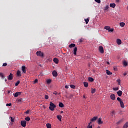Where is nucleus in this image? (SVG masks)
<instances>
[{
	"label": "nucleus",
	"instance_id": "obj_22",
	"mask_svg": "<svg viewBox=\"0 0 128 128\" xmlns=\"http://www.w3.org/2000/svg\"><path fill=\"white\" fill-rule=\"evenodd\" d=\"M120 26H122V28H124V26L126 25V24L124 22H120Z\"/></svg>",
	"mask_w": 128,
	"mask_h": 128
},
{
	"label": "nucleus",
	"instance_id": "obj_56",
	"mask_svg": "<svg viewBox=\"0 0 128 128\" xmlns=\"http://www.w3.org/2000/svg\"><path fill=\"white\" fill-rule=\"evenodd\" d=\"M116 2H120V0H116Z\"/></svg>",
	"mask_w": 128,
	"mask_h": 128
},
{
	"label": "nucleus",
	"instance_id": "obj_61",
	"mask_svg": "<svg viewBox=\"0 0 128 128\" xmlns=\"http://www.w3.org/2000/svg\"><path fill=\"white\" fill-rule=\"evenodd\" d=\"M126 10H128V6H127V8H126Z\"/></svg>",
	"mask_w": 128,
	"mask_h": 128
},
{
	"label": "nucleus",
	"instance_id": "obj_58",
	"mask_svg": "<svg viewBox=\"0 0 128 128\" xmlns=\"http://www.w3.org/2000/svg\"><path fill=\"white\" fill-rule=\"evenodd\" d=\"M124 76H126V73H124Z\"/></svg>",
	"mask_w": 128,
	"mask_h": 128
},
{
	"label": "nucleus",
	"instance_id": "obj_1",
	"mask_svg": "<svg viewBox=\"0 0 128 128\" xmlns=\"http://www.w3.org/2000/svg\"><path fill=\"white\" fill-rule=\"evenodd\" d=\"M56 108V106L54 104L52 103V102H50L49 110L52 112L54 110V108Z\"/></svg>",
	"mask_w": 128,
	"mask_h": 128
},
{
	"label": "nucleus",
	"instance_id": "obj_21",
	"mask_svg": "<svg viewBox=\"0 0 128 128\" xmlns=\"http://www.w3.org/2000/svg\"><path fill=\"white\" fill-rule=\"evenodd\" d=\"M116 42L118 44H122V40L120 39H117Z\"/></svg>",
	"mask_w": 128,
	"mask_h": 128
},
{
	"label": "nucleus",
	"instance_id": "obj_33",
	"mask_svg": "<svg viewBox=\"0 0 128 128\" xmlns=\"http://www.w3.org/2000/svg\"><path fill=\"white\" fill-rule=\"evenodd\" d=\"M84 20L86 22V24H88V22H90V20H88V18L84 19Z\"/></svg>",
	"mask_w": 128,
	"mask_h": 128
},
{
	"label": "nucleus",
	"instance_id": "obj_15",
	"mask_svg": "<svg viewBox=\"0 0 128 128\" xmlns=\"http://www.w3.org/2000/svg\"><path fill=\"white\" fill-rule=\"evenodd\" d=\"M116 4L113 3V4H110V8H116Z\"/></svg>",
	"mask_w": 128,
	"mask_h": 128
},
{
	"label": "nucleus",
	"instance_id": "obj_42",
	"mask_svg": "<svg viewBox=\"0 0 128 128\" xmlns=\"http://www.w3.org/2000/svg\"><path fill=\"white\" fill-rule=\"evenodd\" d=\"M98 4H100V0H94Z\"/></svg>",
	"mask_w": 128,
	"mask_h": 128
},
{
	"label": "nucleus",
	"instance_id": "obj_16",
	"mask_svg": "<svg viewBox=\"0 0 128 128\" xmlns=\"http://www.w3.org/2000/svg\"><path fill=\"white\" fill-rule=\"evenodd\" d=\"M70 48H74L76 46V44H71L68 46Z\"/></svg>",
	"mask_w": 128,
	"mask_h": 128
},
{
	"label": "nucleus",
	"instance_id": "obj_48",
	"mask_svg": "<svg viewBox=\"0 0 128 128\" xmlns=\"http://www.w3.org/2000/svg\"><path fill=\"white\" fill-rule=\"evenodd\" d=\"M22 99L20 98L18 99L17 100H18V102H22Z\"/></svg>",
	"mask_w": 128,
	"mask_h": 128
},
{
	"label": "nucleus",
	"instance_id": "obj_63",
	"mask_svg": "<svg viewBox=\"0 0 128 128\" xmlns=\"http://www.w3.org/2000/svg\"><path fill=\"white\" fill-rule=\"evenodd\" d=\"M84 98H86V96H84Z\"/></svg>",
	"mask_w": 128,
	"mask_h": 128
},
{
	"label": "nucleus",
	"instance_id": "obj_18",
	"mask_svg": "<svg viewBox=\"0 0 128 128\" xmlns=\"http://www.w3.org/2000/svg\"><path fill=\"white\" fill-rule=\"evenodd\" d=\"M53 60L55 64H58V58H54Z\"/></svg>",
	"mask_w": 128,
	"mask_h": 128
},
{
	"label": "nucleus",
	"instance_id": "obj_24",
	"mask_svg": "<svg viewBox=\"0 0 128 128\" xmlns=\"http://www.w3.org/2000/svg\"><path fill=\"white\" fill-rule=\"evenodd\" d=\"M106 72L107 74H108V76H110V74H112V73L108 70H106Z\"/></svg>",
	"mask_w": 128,
	"mask_h": 128
},
{
	"label": "nucleus",
	"instance_id": "obj_25",
	"mask_svg": "<svg viewBox=\"0 0 128 128\" xmlns=\"http://www.w3.org/2000/svg\"><path fill=\"white\" fill-rule=\"evenodd\" d=\"M108 8H110V6H108V5H107L104 8V10H108Z\"/></svg>",
	"mask_w": 128,
	"mask_h": 128
},
{
	"label": "nucleus",
	"instance_id": "obj_49",
	"mask_svg": "<svg viewBox=\"0 0 128 128\" xmlns=\"http://www.w3.org/2000/svg\"><path fill=\"white\" fill-rule=\"evenodd\" d=\"M25 112H26V114H29V112H30V110H27V111H26Z\"/></svg>",
	"mask_w": 128,
	"mask_h": 128
},
{
	"label": "nucleus",
	"instance_id": "obj_5",
	"mask_svg": "<svg viewBox=\"0 0 128 128\" xmlns=\"http://www.w3.org/2000/svg\"><path fill=\"white\" fill-rule=\"evenodd\" d=\"M14 78V75L10 73V75L8 76V80H12Z\"/></svg>",
	"mask_w": 128,
	"mask_h": 128
},
{
	"label": "nucleus",
	"instance_id": "obj_64",
	"mask_svg": "<svg viewBox=\"0 0 128 128\" xmlns=\"http://www.w3.org/2000/svg\"><path fill=\"white\" fill-rule=\"evenodd\" d=\"M40 66H42L41 65H40Z\"/></svg>",
	"mask_w": 128,
	"mask_h": 128
},
{
	"label": "nucleus",
	"instance_id": "obj_26",
	"mask_svg": "<svg viewBox=\"0 0 128 128\" xmlns=\"http://www.w3.org/2000/svg\"><path fill=\"white\" fill-rule=\"evenodd\" d=\"M59 106L60 108H64V104H62V102H60L59 103Z\"/></svg>",
	"mask_w": 128,
	"mask_h": 128
},
{
	"label": "nucleus",
	"instance_id": "obj_23",
	"mask_svg": "<svg viewBox=\"0 0 128 128\" xmlns=\"http://www.w3.org/2000/svg\"><path fill=\"white\" fill-rule=\"evenodd\" d=\"M128 62L126 60L124 61L123 62V66H128Z\"/></svg>",
	"mask_w": 128,
	"mask_h": 128
},
{
	"label": "nucleus",
	"instance_id": "obj_43",
	"mask_svg": "<svg viewBox=\"0 0 128 128\" xmlns=\"http://www.w3.org/2000/svg\"><path fill=\"white\" fill-rule=\"evenodd\" d=\"M78 42H84V40H82V38L79 39Z\"/></svg>",
	"mask_w": 128,
	"mask_h": 128
},
{
	"label": "nucleus",
	"instance_id": "obj_3",
	"mask_svg": "<svg viewBox=\"0 0 128 128\" xmlns=\"http://www.w3.org/2000/svg\"><path fill=\"white\" fill-rule=\"evenodd\" d=\"M36 54L38 56H40V58H44V52L40 51H38L36 52Z\"/></svg>",
	"mask_w": 128,
	"mask_h": 128
},
{
	"label": "nucleus",
	"instance_id": "obj_28",
	"mask_svg": "<svg viewBox=\"0 0 128 128\" xmlns=\"http://www.w3.org/2000/svg\"><path fill=\"white\" fill-rule=\"evenodd\" d=\"M46 126L47 128H52V125L50 123H48Z\"/></svg>",
	"mask_w": 128,
	"mask_h": 128
},
{
	"label": "nucleus",
	"instance_id": "obj_35",
	"mask_svg": "<svg viewBox=\"0 0 128 128\" xmlns=\"http://www.w3.org/2000/svg\"><path fill=\"white\" fill-rule=\"evenodd\" d=\"M52 82V80L50 79H48L46 80V83L47 84H50Z\"/></svg>",
	"mask_w": 128,
	"mask_h": 128
},
{
	"label": "nucleus",
	"instance_id": "obj_19",
	"mask_svg": "<svg viewBox=\"0 0 128 128\" xmlns=\"http://www.w3.org/2000/svg\"><path fill=\"white\" fill-rule=\"evenodd\" d=\"M104 29L106 30H108L109 32L110 30V26H105Z\"/></svg>",
	"mask_w": 128,
	"mask_h": 128
},
{
	"label": "nucleus",
	"instance_id": "obj_7",
	"mask_svg": "<svg viewBox=\"0 0 128 128\" xmlns=\"http://www.w3.org/2000/svg\"><path fill=\"white\" fill-rule=\"evenodd\" d=\"M13 94L15 98H18V96H20V94H22V92H16L14 94Z\"/></svg>",
	"mask_w": 128,
	"mask_h": 128
},
{
	"label": "nucleus",
	"instance_id": "obj_29",
	"mask_svg": "<svg viewBox=\"0 0 128 128\" xmlns=\"http://www.w3.org/2000/svg\"><path fill=\"white\" fill-rule=\"evenodd\" d=\"M128 128V122H126L124 126H123L122 128Z\"/></svg>",
	"mask_w": 128,
	"mask_h": 128
},
{
	"label": "nucleus",
	"instance_id": "obj_30",
	"mask_svg": "<svg viewBox=\"0 0 128 128\" xmlns=\"http://www.w3.org/2000/svg\"><path fill=\"white\" fill-rule=\"evenodd\" d=\"M25 120H26V122H30V118L28 116H27L25 118Z\"/></svg>",
	"mask_w": 128,
	"mask_h": 128
},
{
	"label": "nucleus",
	"instance_id": "obj_10",
	"mask_svg": "<svg viewBox=\"0 0 128 128\" xmlns=\"http://www.w3.org/2000/svg\"><path fill=\"white\" fill-rule=\"evenodd\" d=\"M22 70L24 74H26V66H22Z\"/></svg>",
	"mask_w": 128,
	"mask_h": 128
},
{
	"label": "nucleus",
	"instance_id": "obj_20",
	"mask_svg": "<svg viewBox=\"0 0 128 128\" xmlns=\"http://www.w3.org/2000/svg\"><path fill=\"white\" fill-rule=\"evenodd\" d=\"M56 118H57L58 120H60V122H62V116L58 115L56 116Z\"/></svg>",
	"mask_w": 128,
	"mask_h": 128
},
{
	"label": "nucleus",
	"instance_id": "obj_57",
	"mask_svg": "<svg viewBox=\"0 0 128 128\" xmlns=\"http://www.w3.org/2000/svg\"><path fill=\"white\" fill-rule=\"evenodd\" d=\"M107 62V64H110V62Z\"/></svg>",
	"mask_w": 128,
	"mask_h": 128
},
{
	"label": "nucleus",
	"instance_id": "obj_32",
	"mask_svg": "<svg viewBox=\"0 0 128 128\" xmlns=\"http://www.w3.org/2000/svg\"><path fill=\"white\" fill-rule=\"evenodd\" d=\"M88 80H89V82H94V79H93V78H92V77H89L88 78Z\"/></svg>",
	"mask_w": 128,
	"mask_h": 128
},
{
	"label": "nucleus",
	"instance_id": "obj_38",
	"mask_svg": "<svg viewBox=\"0 0 128 128\" xmlns=\"http://www.w3.org/2000/svg\"><path fill=\"white\" fill-rule=\"evenodd\" d=\"M122 120H121L118 121V122H116V124H122Z\"/></svg>",
	"mask_w": 128,
	"mask_h": 128
},
{
	"label": "nucleus",
	"instance_id": "obj_36",
	"mask_svg": "<svg viewBox=\"0 0 128 128\" xmlns=\"http://www.w3.org/2000/svg\"><path fill=\"white\" fill-rule=\"evenodd\" d=\"M92 94H94V92H96V89H94L92 88V92H91Z\"/></svg>",
	"mask_w": 128,
	"mask_h": 128
},
{
	"label": "nucleus",
	"instance_id": "obj_44",
	"mask_svg": "<svg viewBox=\"0 0 128 128\" xmlns=\"http://www.w3.org/2000/svg\"><path fill=\"white\" fill-rule=\"evenodd\" d=\"M117 82H118V84H119V85L120 84V80L118 79Z\"/></svg>",
	"mask_w": 128,
	"mask_h": 128
},
{
	"label": "nucleus",
	"instance_id": "obj_55",
	"mask_svg": "<svg viewBox=\"0 0 128 128\" xmlns=\"http://www.w3.org/2000/svg\"><path fill=\"white\" fill-rule=\"evenodd\" d=\"M92 122H90L89 124H88V126H90V124H92Z\"/></svg>",
	"mask_w": 128,
	"mask_h": 128
},
{
	"label": "nucleus",
	"instance_id": "obj_46",
	"mask_svg": "<svg viewBox=\"0 0 128 128\" xmlns=\"http://www.w3.org/2000/svg\"><path fill=\"white\" fill-rule=\"evenodd\" d=\"M10 119L12 122H14V118L12 117H10Z\"/></svg>",
	"mask_w": 128,
	"mask_h": 128
},
{
	"label": "nucleus",
	"instance_id": "obj_39",
	"mask_svg": "<svg viewBox=\"0 0 128 128\" xmlns=\"http://www.w3.org/2000/svg\"><path fill=\"white\" fill-rule=\"evenodd\" d=\"M114 28H111L110 29H110L109 30L108 32H114Z\"/></svg>",
	"mask_w": 128,
	"mask_h": 128
},
{
	"label": "nucleus",
	"instance_id": "obj_41",
	"mask_svg": "<svg viewBox=\"0 0 128 128\" xmlns=\"http://www.w3.org/2000/svg\"><path fill=\"white\" fill-rule=\"evenodd\" d=\"M114 114H115L114 111H112V114H111L112 116H114Z\"/></svg>",
	"mask_w": 128,
	"mask_h": 128
},
{
	"label": "nucleus",
	"instance_id": "obj_8",
	"mask_svg": "<svg viewBox=\"0 0 128 128\" xmlns=\"http://www.w3.org/2000/svg\"><path fill=\"white\" fill-rule=\"evenodd\" d=\"M96 120H98V116H94L90 120V122H96Z\"/></svg>",
	"mask_w": 128,
	"mask_h": 128
},
{
	"label": "nucleus",
	"instance_id": "obj_40",
	"mask_svg": "<svg viewBox=\"0 0 128 128\" xmlns=\"http://www.w3.org/2000/svg\"><path fill=\"white\" fill-rule=\"evenodd\" d=\"M44 98H45V100H48V96L46 94L44 96Z\"/></svg>",
	"mask_w": 128,
	"mask_h": 128
},
{
	"label": "nucleus",
	"instance_id": "obj_54",
	"mask_svg": "<svg viewBox=\"0 0 128 128\" xmlns=\"http://www.w3.org/2000/svg\"><path fill=\"white\" fill-rule=\"evenodd\" d=\"M69 86L68 85L65 86V88H68Z\"/></svg>",
	"mask_w": 128,
	"mask_h": 128
},
{
	"label": "nucleus",
	"instance_id": "obj_50",
	"mask_svg": "<svg viewBox=\"0 0 128 128\" xmlns=\"http://www.w3.org/2000/svg\"><path fill=\"white\" fill-rule=\"evenodd\" d=\"M114 90H118V88H114Z\"/></svg>",
	"mask_w": 128,
	"mask_h": 128
},
{
	"label": "nucleus",
	"instance_id": "obj_9",
	"mask_svg": "<svg viewBox=\"0 0 128 128\" xmlns=\"http://www.w3.org/2000/svg\"><path fill=\"white\" fill-rule=\"evenodd\" d=\"M76 52H78V48L77 47H75L74 48V52H73L74 54V56H76Z\"/></svg>",
	"mask_w": 128,
	"mask_h": 128
},
{
	"label": "nucleus",
	"instance_id": "obj_31",
	"mask_svg": "<svg viewBox=\"0 0 128 128\" xmlns=\"http://www.w3.org/2000/svg\"><path fill=\"white\" fill-rule=\"evenodd\" d=\"M20 80H18L16 84H15V86H18V84H20Z\"/></svg>",
	"mask_w": 128,
	"mask_h": 128
},
{
	"label": "nucleus",
	"instance_id": "obj_45",
	"mask_svg": "<svg viewBox=\"0 0 128 128\" xmlns=\"http://www.w3.org/2000/svg\"><path fill=\"white\" fill-rule=\"evenodd\" d=\"M12 106V103L6 104V106Z\"/></svg>",
	"mask_w": 128,
	"mask_h": 128
},
{
	"label": "nucleus",
	"instance_id": "obj_47",
	"mask_svg": "<svg viewBox=\"0 0 128 128\" xmlns=\"http://www.w3.org/2000/svg\"><path fill=\"white\" fill-rule=\"evenodd\" d=\"M8 66V64L6 63H4L2 64V66Z\"/></svg>",
	"mask_w": 128,
	"mask_h": 128
},
{
	"label": "nucleus",
	"instance_id": "obj_2",
	"mask_svg": "<svg viewBox=\"0 0 128 128\" xmlns=\"http://www.w3.org/2000/svg\"><path fill=\"white\" fill-rule=\"evenodd\" d=\"M117 100L119 102L120 104V107L122 108H124V102L122 100V98H120L118 97L117 98Z\"/></svg>",
	"mask_w": 128,
	"mask_h": 128
},
{
	"label": "nucleus",
	"instance_id": "obj_37",
	"mask_svg": "<svg viewBox=\"0 0 128 128\" xmlns=\"http://www.w3.org/2000/svg\"><path fill=\"white\" fill-rule=\"evenodd\" d=\"M70 87L71 88H74V89L76 88V86H74V84H70Z\"/></svg>",
	"mask_w": 128,
	"mask_h": 128
},
{
	"label": "nucleus",
	"instance_id": "obj_12",
	"mask_svg": "<svg viewBox=\"0 0 128 128\" xmlns=\"http://www.w3.org/2000/svg\"><path fill=\"white\" fill-rule=\"evenodd\" d=\"M110 98L111 100H116V96L114 95V94H111L110 96Z\"/></svg>",
	"mask_w": 128,
	"mask_h": 128
},
{
	"label": "nucleus",
	"instance_id": "obj_4",
	"mask_svg": "<svg viewBox=\"0 0 128 128\" xmlns=\"http://www.w3.org/2000/svg\"><path fill=\"white\" fill-rule=\"evenodd\" d=\"M20 124L22 126H23V128H26V120L21 121Z\"/></svg>",
	"mask_w": 128,
	"mask_h": 128
},
{
	"label": "nucleus",
	"instance_id": "obj_60",
	"mask_svg": "<svg viewBox=\"0 0 128 128\" xmlns=\"http://www.w3.org/2000/svg\"><path fill=\"white\" fill-rule=\"evenodd\" d=\"M6 80H8L6 78H5V82H6Z\"/></svg>",
	"mask_w": 128,
	"mask_h": 128
},
{
	"label": "nucleus",
	"instance_id": "obj_13",
	"mask_svg": "<svg viewBox=\"0 0 128 128\" xmlns=\"http://www.w3.org/2000/svg\"><path fill=\"white\" fill-rule=\"evenodd\" d=\"M104 124V122L102 121V118H99L98 120V124Z\"/></svg>",
	"mask_w": 128,
	"mask_h": 128
},
{
	"label": "nucleus",
	"instance_id": "obj_52",
	"mask_svg": "<svg viewBox=\"0 0 128 128\" xmlns=\"http://www.w3.org/2000/svg\"><path fill=\"white\" fill-rule=\"evenodd\" d=\"M36 82H38V79H36L34 81V84H36Z\"/></svg>",
	"mask_w": 128,
	"mask_h": 128
},
{
	"label": "nucleus",
	"instance_id": "obj_62",
	"mask_svg": "<svg viewBox=\"0 0 128 128\" xmlns=\"http://www.w3.org/2000/svg\"><path fill=\"white\" fill-rule=\"evenodd\" d=\"M114 70H116V68H114Z\"/></svg>",
	"mask_w": 128,
	"mask_h": 128
},
{
	"label": "nucleus",
	"instance_id": "obj_14",
	"mask_svg": "<svg viewBox=\"0 0 128 128\" xmlns=\"http://www.w3.org/2000/svg\"><path fill=\"white\" fill-rule=\"evenodd\" d=\"M117 94L118 96H122V92L120 90H118L117 92Z\"/></svg>",
	"mask_w": 128,
	"mask_h": 128
},
{
	"label": "nucleus",
	"instance_id": "obj_51",
	"mask_svg": "<svg viewBox=\"0 0 128 128\" xmlns=\"http://www.w3.org/2000/svg\"><path fill=\"white\" fill-rule=\"evenodd\" d=\"M53 94H55L56 96V94H58V92L55 91L54 92H53Z\"/></svg>",
	"mask_w": 128,
	"mask_h": 128
},
{
	"label": "nucleus",
	"instance_id": "obj_34",
	"mask_svg": "<svg viewBox=\"0 0 128 128\" xmlns=\"http://www.w3.org/2000/svg\"><path fill=\"white\" fill-rule=\"evenodd\" d=\"M0 76L2 78H4V74L2 72H0Z\"/></svg>",
	"mask_w": 128,
	"mask_h": 128
},
{
	"label": "nucleus",
	"instance_id": "obj_27",
	"mask_svg": "<svg viewBox=\"0 0 128 128\" xmlns=\"http://www.w3.org/2000/svg\"><path fill=\"white\" fill-rule=\"evenodd\" d=\"M84 84L85 88H88V84L86 82H84Z\"/></svg>",
	"mask_w": 128,
	"mask_h": 128
},
{
	"label": "nucleus",
	"instance_id": "obj_6",
	"mask_svg": "<svg viewBox=\"0 0 128 128\" xmlns=\"http://www.w3.org/2000/svg\"><path fill=\"white\" fill-rule=\"evenodd\" d=\"M99 48V52H100V54H104V47L102 46H100L98 47Z\"/></svg>",
	"mask_w": 128,
	"mask_h": 128
},
{
	"label": "nucleus",
	"instance_id": "obj_53",
	"mask_svg": "<svg viewBox=\"0 0 128 128\" xmlns=\"http://www.w3.org/2000/svg\"><path fill=\"white\" fill-rule=\"evenodd\" d=\"M88 128H92V126H90H90H88Z\"/></svg>",
	"mask_w": 128,
	"mask_h": 128
},
{
	"label": "nucleus",
	"instance_id": "obj_59",
	"mask_svg": "<svg viewBox=\"0 0 128 128\" xmlns=\"http://www.w3.org/2000/svg\"><path fill=\"white\" fill-rule=\"evenodd\" d=\"M64 113V111H61L60 112V114H63Z\"/></svg>",
	"mask_w": 128,
	"mask_h": 128
},
{
	"label": "nucleus",
	"instance_id": "obj_17",
	"mask_svg": "<svg viewBox=\"0 0 128 128\" xmlns=\"http://www.w3.org/2000/svg\"><path fill=\"white\" fill-rule=\"evenodd\" d=\"M16 75L18 76H22V72L20 70H18L16 72Z\"/></svg>",
	"mask_w": 128,
	"mask_h": 128
},
{
	"label": "nucleus",
	"instance_id": "obj_11",
	"mask_svg": "<svg viewBox=\"0 0 128 128\" xmlns=\"http://www.w3.org/2000/svg\"><path fill=\"white\" fill-rule=\"evenodd\" d=\"M52 74L53 76H58V72H56V70H54L52 72Z\"/></svg>",
	"mask_w": 128,
	"mask_h": 128
}]
</instances>
